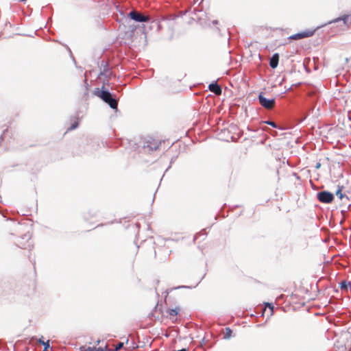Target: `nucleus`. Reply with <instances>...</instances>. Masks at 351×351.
<instances>
[{"instance_id":"1","label":"nucleus","mask_w":351,"mask_h":351,"mask_svg":"<svg viewBox=\"0 0 351 351\" xmlns=\"http://www.w3.org/2000/svg\"><path fill=\"white\" fill-rule=\"evenodd\" d=\"M98 96L112 109L117 108L118 101L114 99L112 94L107 90H101Z\"/></svg>"},{"instance_id":"2","label":"nucleus","mask_w":351,"mask_h":351,"mask_svg":"<svg viewBox=\"0 0 351 351\" xmlns=\"http://www.w3.org/2000/svg\"><path fill=\"white\" fill-rule=\"evenodd\" d=\"M160 144V141L152 138H149L144 142L143 149L145 152L150 153L157 150L159 148Z\"/></svg>"},{"instance_id":"3","label":"nucleus","mask_w":351,"mask_h":351,"mask_svg":"<svg viewBox=\"0 0 351 351\" xmlns=\"http://www.w3.org/2000/svg\"><path fill=\"white\" fill-rule=\"evenodd\" d=\"M128 16L130 19L138 23L147 22L150 19L148 15H145L136 10H132L130 11L128 13Z\"/></svg>"},{"instance_id":"4","label":"nucleus","mask_w":351,"mask_h":351,"mask_svg":"<svg viewBox=\"0 0 351 351\" xmlns=\"http://www.w3.org/2000/svg\"><path fill=\"white\" fill-rule=\"evenodd\" d=\"M258 101L260 104L267 110L272 109L274 107L276 103L274 99H267L263 96L262 93H261L258 95Z\"/></svg>"},{"instance_id":"5","label":"nucleus","mask_w":351,"mask_h":351,"mask_svg":"<svg viewBox=\"0 0 351 351\" xmlns=\"http://www.w3.org/2000/svg\"><path fill=\"white\" fill-rule=\"evenodd\" d=\"M317 199L320 202L329 204L334 199V195L332 193L324 191L317 193Z\"/></svg>"},{"instance_id":"6","label":"nucleus","mask_w":351,"mask_h":351,"mask_svg":"<svg viewBox=\"0 0 351 351\" xmlns=\"http://www.w3.org/2000/svg\"><path fill=\"white\" fill-rule=\"evenodd\" d=\"M313 35V32H304L302 33H298L293 34L289 37L291 40H298L304 38H307Z\"/></svg>"},{"instance_id":"7","label":"nucleus","mask_w":351,"mask_h":351,"mask_svg":"<svg viewBox=\"0 0 351 351\" xmlns=\"http://www.w3.org/2000/svg\"><path fill=\"white\" fill-rule=\"evenodd\" d=\"M208 88L211 92L214 93L217 95H220L221 94V88L216 82L209 84Z\"/></svg>"},{"instance_id":"8","label":"nucleus","mask_w":351,"mask_h":351,"mask_svg":"<svg viewBox=\"0 0 351 351\" xmlns=\"http://www.w3.org/2000/svg\"><path fill=\"white\" fill-rule=\"evenodd\" d=\"M279 61V55L278 53H274L269 60V66L272 69H275L278 66Z\"/></svg>"},{"instance_id":"9","label":"nucleus","mask_w":351,"mask_h":351,"mask_svg":"<svg viewBox=\"0 0 351 351\" xmlns=\"http://www.w3.org/2000/svg\"><path fill=\"white\" fill-rule=\"evenodd\" d=\"M343 189V186L339 185L337 187V190L335 191V194L340 199H341L343 201H344V199L348 200L349 199L348 197L342 193Z\"/></svg>"},{"instance_id":"10","label":"nucleus","mask_w":351,"mask_h":351,"mask_svg":"<svg viewBox=\"0 0 351 351\" xmlns=\"http://www.w3.org/2000/svg\"><path fill=\"white\" fill-rule=\"evenodd\" d=\"M107 350V346L105 348H95V347H84L80 348V351H105Z\"/></svg>"},{"instance_id":"11","label":"nucleus","mask_w":351,"mask_h":351,"mask_svg":"<svg viewBox=\"0 0 351 351\" xmlns=\"http://www.w3.org/2000/svg\"><path fill=\"white\" fill-rule=\"evenodd\" d=\"M232 331L230 328H226L223 333V338L225 339H229L232 336Z\"/></svg>"},{"instance_id":"12","label":"nucleus","mask_w":351,"mask_h":351,"mask_svg":"<svg viewBox=\"0 0 351 351\" xmlns=\"http://www.w3.org/2000/svg\"><path fill=\"white\" fill-rule=\"evenodd\" d=\"M348 18L349 16L348 15H345L342 17H339V18H337L335 20H333L332 21H330L329 23H336V22H338L339 21H343V23L344 24H346L347 23V21L348 20Z\"/></svg>"},{"instance_id":"13","label":"nucleus","mask_w":351,"mask_h":351,"mask_svg":"<svg viewBox=\"0 0 351 351\" xmlns=\"http://www.w3.org/2000/svg\"><path fill=\"white\" fill-rule=\"evenodd\" d=\"M180 311V308L178 307L173 309L169 310V315L170 316H176L178 314V312Z\"/></svg>"},{"instance_id":"14","label":"nucleus","mask_w":351,"mask_h":351,"mask_svg":"<svg viewBox=\"0 0 351 351\" xmlns=\"http://www.w3.org/2000/svg\"><path fill=\"white\" fill-rule=\"evenodd\" d=\"M31 245H32V244H31V243L29 241H27L25 243H19V247H21V248H23V249H27L28 247H30Z\"/></svg>"},{"instance_id":"15","label":"nucleus","mask_w":351,"mask_h":351,"mask_svg":"<svg viewBox=\"0 0 351 351\" xmlns=\"http://www.w3.org/2000/svg\"><path fill=\"white\" fill-rule=\"evenodd\" d=\"M123 347V343L119 342L117 345H116L114 350L119 351Z\"/></svg>"},{"instance_id":"16","label":"nucleus","mask_w":351,"mask_h":351,"mask_svg":"<svg viewBox=\"0 0 351 351\" xmlns=\"http://www.w3.org/2000/svg\"><path fill=\"white\" fill-rule=\"evenodd\" d=\"M263 123L268 124V125H269L272 126L273 128H277L276 124L274 122H273V121H263Z\"/></svg>"},{"instance_id":"17","label":"nucleus","mask_w":351,"mask_h":351,"mask_svg":"<svg viewBox=\"0 0 351 351\" xmlns=\"http://www.w3.org/2000/svg\"><path fill=\"white\" fill-rule=\"evenodd\" d=\"M77 125H78L77 122H75L69 128V130H74L77 127Z\"/></svg>"},{"instance_id":"18","label":"nucleus","mask_w":351,"mask_h":351,"mask_svg":"<svg viewBox=\"0 0 351 351\" xmlns=\"http://www.w3.org/2000/svg\"><path fill=\"white\" fill-rule=\"evenodd\" d=\"M45 345H43L45 346V350H47L49 348V341H47V342H45Z\"/></svg>"},{"instance_id":"19","label":"nucleus","mask_w":351,"mask_h":351,"mask_svg":"<svg viewBox=\"0 0 351 351\" xmlns=\"http://www.w3.org/2000/svg\"><path fill=\"white\" fill-rule=\"evenodd\" d=\"M266 306H268L271 309V313H273V309H274L273 305L271 304L267 303Z\"/></svg>"},{"instance_id":"20","label":"nucleus","mask_w":351,"mask_h":351,"mask_svg":"<svg viewBox=\"0 0 351 351\" xmlns=\"http://www.w3.org/2000/svg\"><path fill=\"white\" fill-rule=\"evenodd\" d=\"M38 342H39L40 343L43 344V345H45V341H44L43 340H42L41 339H40L38 340Z\"/></svg>"},{"instance_id":"21","label":"nucleus","mask_w":351,"mask_h":351,"mask_svg":"<svg viewBox=\"0 0 351 351\" xmlns=\"http://www.w3.org/2000/svg\"><path fill=\"white\" fill-rule=\"evenodd\" d=\"M25 238H26L27 239H29L30 237L29 235H25V237H23L22 239H24Z\"/></svg>"},{"instance_id":"22","label":"nucleus","mask_w":351,"mask_h":351,"mask_svg":"<svg viewBox=\"0 0 351 351\" xmlns=\"http://www.w3.org/2000/svg\"><path fill=\"white\" fill-rule=\"evenodd\" d=\"M319 167H320V163H317L316 165V168L318 169V168H319Z\"/></svg>"},{"instance_id":"23","label":"nucleus","mask_w":351,"mask_h":351,"mask_svg":"<svg viewBox=\"0 0 351 351\" xmlns=\"http://www.w3.org/2000/svg\"><path fill=\"white\" fill-rule=\"evenodd\" d=\"M217 21H213V24H217Z\"/></svg>"},{"instance_id":"24","label":"nucleus","mask_w":351,"mask_h":351,"mask_svg":"<svg viewBox=\"0 0 351 351\" xmlns=\"http://www.w3.org/2000/svg\"><path fill=\"white\" fill-rule=\"evenodd\" d=\"M184 287H185L184 286L178 287V289L184 288Z\"/></svg>"},{"instance_id":"25","label":"nucleus","mask_w":351,"mask_h":351,"mask_svg":"<svg viewBox=\"0 0 351 351\" xmlns=\"http://www.w3.org/2000/svg\"><path fill=\"white\" fill-rule=\"evenodd\" d=\"M100 343V340L97 341V344H99Z\"/></svg>"}]
</instances>
